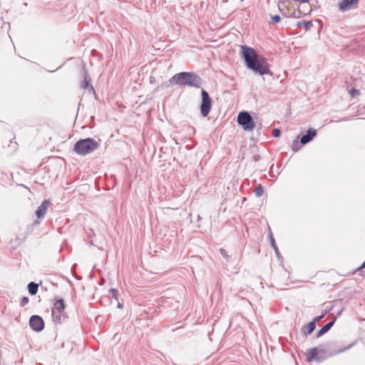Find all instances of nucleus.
Instances as JSON below:
<instances>
[{
    "label": "nucleus",
    "instance_id": "f03ea898",
    "mask_svg": "<svg viewBox=\"0 0 365 365\" xmlns=\"http://www.w3.org/2000/svg\"><path fill=\"white\" fill-rule=\"evenodd\" d=\"M170 83L180 86L200 87V78L193 73L182 72L174 75Z\"/></svg>",
    "mask_w": 365,
    "mask_h": 365
},
{
    "label": "nucleus",
    "instance_id": "ddd939ff",
    "mask_svg": "<svg viewBox=\"0 0 365 365\" xmlns=\"http://www.w3.org/2000/svg\"><path fill=\"white\" fill-rule=\"evenodd\" d=\"M334 321H332L331 322H329L325 326H324L318 332L317 336H321L322 335L324 334L326 332H327L330 328L334 325Z\"/></svg>",
    "mask_w": 365,
    "mask_h": 365
},
{
    "label": "nucleus",
    "instance_id": "423d86ee",
    "mask_svg": "<svg viewBox=\"0 0 365 365\" xmlns=\"http://www.w3.org/2000/svg\"><path fill=\"white\" fill-rule=\"evenodd\" d=\"M325 351L324 349L319 347H314L308 349L304 354L306 356V361L309 363L313 361H320L324 358V355Z\"/></svg>",
    "mask_w": 365,
    "mask_h": 365
},
{
    "label": "nucleus",
    "instance_id": "2eb2a0df",
    "mask_svg": "<svg viewBox=\"0 0 365 365\" xmlns=\"http://www.w3.org/2000/svg\"><path fill=\"white\" fill-rule=\"evenodd\" d=\"M349 93L352 98L357 97L360 95V91L356 88H351L349 91Z\"/></svg>",
    "mask_w": 365,
    "mask_h": 365
},
{
    "label": "nucleus",
    "instance_id": "393cba45",
    "mask_svg": "<svg viewBox=\"0 0 365 365\" xmlns=\"http://www.w3.org/2000/svg\"><path fill=\"white\" fill-rule=\"evenodd\" d=\"M220 251V253H221L223 256H225V252H225V249L221 248Z\"/></svg>",
    "mask_w": 365,
    "mask_h": 365
},
{
    "label": "nucleus",
    "instance_id": "0eeeda50",
    "mask_svg": "<svg viewBox=\"0 0 365 365\" xmlns=\"http://www.w3.org/2000/svg\"><path fill=\"white\" fill-rule=\"evenodd\" d=\"M202 101L200 107V110L202 115L206 117L210 113L212 105V100L209 96L208 93L204 90H202Z\"/></svg>",
    "mask_w": 365,
    "mask_h": 365
},
{
    "label": "nucleus",
    "instance_id": "dca6fc26",
    "mask_svg": "<svg viewBox=\"0 0 365 365\" xmlns=\"http://www.w3.org/2000/svg\"><path fill=\"white\" fill-rule=\"evenodd\" d=\"M281 17L279 15L271 16L270 24H277L280 21Z\"/></svg>",
    "mask_w": 365,
    "mask_h": 365
},
{
    "label": "nucleus",
    "instance_id": "f8f14e48",
    "mask_svg": "<svg viewBox=\"0 0 365 365\" xmlns=\"http://www.w3.org/2000/svg\"><path fill=\"white\" fill-rule=\"evenodd\" d=\"M316 328V324L314 322H309L307 325L303 327V332L304 334H310Z\"/></svg>",
    "mask_w": 365,
    "mask_h": 365
},
{
    "label": "nucleus",
    "instance_id": "f3484780",
    "mask_svg": "<svg viewBox=\"0 0 365 365\" xmlns=\"http://www.w3.org/2000/svg\"><path fill=\"white\" fill-rule=\"evenodd\" d=\"M255 194L258 197H260L263 194V188L262 187L259 185L256 188H255Z\"/></svg>",
    "mask_w": 365,
    "mask_h": 365
},
{
    "label": "nucleus",
    "instance_id": "1a4fd4ad",
    "mask_svg": "<svg viewBox=\"0 0 365 365\" xmlns=\"http://www.w3.org/2000/svg\"><path fill=\"white\" fill-rule=\"evenodd\" d=\"M29 324L31 328L36 331H40L44 327L43 319L38 315H33L30 318Z\"/></svg>",
    "mask_w": 365,
    "mask_h": 365
},
{
    "label": "nucleus",
    "instance_id": "9d476101",
    "mask_svg": "<svg viewBox=\"0 0 365 365\" xmlns=\"http://www.w3.org/2000/svg\"><path fill=\"white\" fill-rule=\"evenodd\" d=\"M48 206H49V202L47 200H45L38 207V209L36 211V215L38 219L44 217V215L47 212Z\"/></svg>",
    "mask_w": 365,
    "mask_h": 365
},
{
    "label": "nucleus",
    "instance_id": "412c9836",
    "mask_svg": "<svg viewBox=\"0 0 365 365\" xmlns=\"http://www.w3.org/2000/svg\"><path fill=\"white\" fill-rule=\"evenodd\" d=\"M88 86V81L86 78L83 80V81L81 83V87L84 89L87 88Z\"/></svg>",
    "mask_w": 365,
    "mask_h": 365
},
{
    "label": "nucleus",
    "instance_id": "aec40b11",
    "mask_svg": "<svg viewBox=\"0 0 365 365\" xmlns=\"http://www.w3.org/2000/svg\"><path fill=\"white\" fill-rule=\"evenodd\" d=\"M110 292L112 293L113 297H114L115 300L118 301V291L115 289H111Z\"/></svg>",
    "mask_w": 365,
    "mask_h": 365
},
{
    "label": "nucleus",
    "instance_id": "b1692460",
    "mask_svg": "<svg viewBox=\"0 0 365 365\" xmlns=\"http://www.w3.org/2000/svg\"><path fill=\"white\" fill-rule=\"evenodd\" d=\"M365 268V261L363 262V264L358 268V270H361Z\"/></svg>",
    "mask_w": 365,
    "mask_h": 365
},
{
    "label": "nucleus",
    "instance_id": "a211bd4d",
    "mask_svg": "<svg viewBox=\"0 0 365 365\" xmlns=\"http://www.w3.org/2000/svg\"><path fill=\"white\" fill-rule=\"evenodd\" d=\"M280 130L278 128H274L273 130H272V135L275 138H277L280 135Z\"/></svg>",
    "mask_w": 365,
    "mask_h": 365
},
{
    "label": "nucleus",
    "instance_id": "6ab92c4d",
    "mask_svg": "<svg viewBox=\"0 0 365 365\" xmlns=\"http://www.w3.org/2000/svg\"><path fill=\"white\" fill-rule=\"evenodd\" d=\"M292 149L294 152L297 151L299 150V142L297 140H295L292 143Z\"/></svg>",
    "mask_w": 365,
    "mask_h": 365
},
{
    "label": "nucleus",
    "instance_id": "6e6552de",
    "mask_svg": "<svg viewBox=\"0 0 365 365\" xmlns=\"http://www.w3.org/2000/svg\"><path fill=\"white\" fill-rule=\"evenodd\" d=\"M359 0H341L338 2L339 9L342 11H347L358 8Z\"/></svg>",
    "mask_w": 365,
    "mask_h": 365
},
{
    "label": "nucleus",
    "instance_id": "9b49d317",
    "mask_svg": "<svg viewBox=\"0 0 365 365\" xmlns=\"http://www.w3.org/2000/svg\"><path fill=\"white\" fill-rule=\"evenodd\" d=\"M316 135H317V130H314L313 128L309 129L308 132H307V134L303 135L301 138V140H300L301 143L304 145V144L309 143L310 140H312L313 139L314 137L316 136Z\"/></svg>",
    "mask_w": 365,
    "mask_h": 365
},
{
    "label": "nucleus",
    "instance_id": "4be33fe9",
    "mask_svg": "<svg viewBox=\"0 0 365 365\" xmlns=\"http://www.w3.org/2000/svg\"><path fill=\"white\" fill-rule=\"evenodd\" d=\"M29 302V298L26 297H24L22 298L21 299V306H24L26 305L27 303Z\"/></svg>",
    "mask_w": 365,
    "mask_h": 365
},
{
    "label": "nucleus",
    "instance_id": "bb28decb",
    "mask_svg": "<svg viewBox=\"0 0 365 365\" xmlns=\"http://www.w3.org/2000/svg\"><path fill=\"white\" fill-rule=\"evenodd\" d=\"M303 282H308L309 281L308 280H304Z\"/></svg>",
    "mask_w": 365,
    "mask_h": 365
},
{
    "label": "nucleus",
    "instance_id": "5701e85b",
    "mask_svg": "<svg viewBox=\"0 0 365 365\" xmlns=\"http://www.w3.org/2000/svg\"><path fill=\"white\" fill-rule=\"evenodd\" d=\"M323 317H324V315H322V316H319V317H317L314 318L313 322H314L316 323V322L319 321L322 318H323Z\"/></svg>",
    "mask_w": 365,
    "mask_h": 365
},
{
    "label": "nucleus",
    "instance_id": "a878e982",
    "mask_svg": "<svg viewBox=\"0 0 365 365\" xmlns=\"http://www.w3.org/2000/svg\"><path fill=\"white\" fill-rule=\"evenodd\" d=\"M118 307L119 308H121V307H122V306H121L120 303H118Z\"/></svg>",
    "mask_w": 365,
    "mask_h": 365
},
{
    "label": "nucleus",
    "instance_id": "7ed1b4c3",
    "mask_svg": "<svg viewBox=\"0 0 365 365\" xmlns=\"http://www.w3.org/2000/svg\"><path fill=\"white\" fill-rule=\"evenodd\" d=\"M99 146L98 143L93 138H86L77 141L73 150L78 155H86L96 150Z\"/></svg>",
    "mask_w": 365,
    "mask_h": 365
},
{
    "label": "nucleus",
    "instance_id": "4468645a",
    "mask_svg": "<svg viewBox=\"0 0 365 365\" xmlns=\"http://www.w3.org/2000/svg\"><path fill=\"white\" fill-rule=\"evenodd\" d=\"M38 285L34 282H30L28 285L29 292L31 295H34L37 293Z\"/></svg>",
    "mask_w": 365,
    "mask_h": 365
},
{
    "label": "nucleus",
    "instance_id": "f257e3e1",
    "mask_svg": "<svg viewBox=\"0 0 365 365\" xmlns=\"http://www.w3.org/2000/svg\"><path fill=\"white\" fill-rule=\"evenodd\" d=\"M242 49L243 58L249 68L260 75L267 74L270 72L267 60L259 56L252 48L242 46Z\"/></svg>",
    "mask_w": 365,
    "mask_h": 365
},
{
    "label": "nucleus",
    "instance_id": "39448f33",
    "mask_svg": "<svg viewBox=\"0 0 365 365\" xmlns=\"http://www.w3.org/2000/svg\"><path fill=\"white\" fill-rule=\"evenodd\" d=\"M237 123L242 126L246 131H252L255 128V123L252 116L245 111L240 112L237 116Z\"/></svg>",
    "mask_w": 365,
    "mask_h": 365
},
{
    "label": "nucleus",
    "instance_id": "20e7f679",
    "mask_svg": "<svg viewBox=\"0 0 365 365\" xmlns=\"http://www.w3.org/2000/svg\"><path fill=\"white\" fill-rule=\"evenodd\" d=\"M66 304L63 299L55 302L52 308V317L55 322L61 323L66 318Z\"/></svg>",
    "mask_w": 365,
    "mask_h": 365
}]
</instances>
